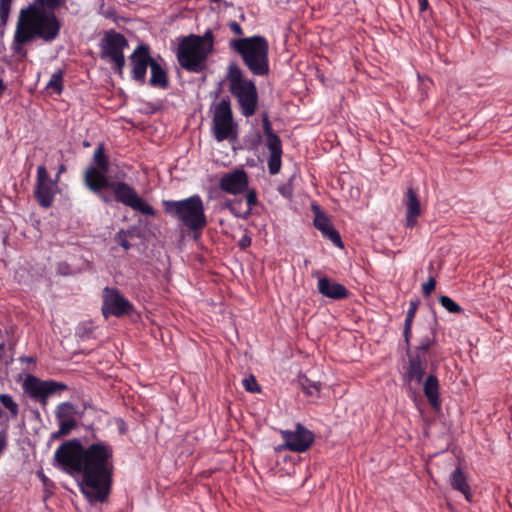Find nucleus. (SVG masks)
I'll return each instance as SVG.
<instances>
[{
    "mask_svg": "<svg viewBox=\"0 0 512 512\" xmlns=\"http://www.w3.org/2000/svg\"><path fill=\"white\" fill-rule=\"evenodd\" d=\"M110 169L109 157L103 143L98 144L93 153V164L83 173V182L87 189L96 195H102L104 189L113 192L117 202L146 216H155V209L147 203L133 186L124 181H112L107 173Z\"/></svg>",
    "mask_w": 512,
    "mask_h": 512,
    "instance_id": "f257e3e1",
    "label": "nucleus"
},
{
    "mask_svg": "<svg viewBox=\"0 0 512 512\" xmlns=\"http://www.w3.org/2000/svg\"><path fill=\"white\" fill-rule=\"evenodd\" d=\"M81 491L90 503L107 500L113 474V448L105 442H97L84 448L82 459Z\"/></svg>",
    "mask_w": 512,
    "mask_h": 512,
    "instance_id": "f03ea898",
    "label": "nucleus"
},
{
    "mask_svg": "<svg viewBox=\"0 0 512 512\" xmlns=\"http://www.w3.org/2000/svg\"><path fill=\"white\" fill-rule=\"evenodd\" d=\"M55 11L33 2L20 11L13 40V50L17 55H25L23 45L35 38L49 43L58 38L61 22Z\"/></svg>",
    "mask_w": 512,
    "mask_h": 512,
    "instance_id": "7ed1b4c3",
    "label": "nucleus"
},
{
    "mask_svg": "<svg viewBox=\"0 0 512 512\" xmlns=\"http://www.w3.org/2000/svg\"><path fill=\"white\" fill-rule=\"evenodd\" d=\"M214 50V34L208 29L203 35L190 34L181 39L177 49L179 65L191 73H201Z\"/></svg>",
    "mask_w": 512,
    "mask_h": 512,
    "instance_id": "20e7f679",
    "label": "nucleus"
},
{
    "mask_svg": "<svg viewBox=\"0 0 512 512\" xmlns=\"http://www.w3.org/2000/svg\"><path fill=\"white\" fill-rule=\"evenodd\" d=\"M436 336V330L429 326L424 328L414 349H411L410 343L408 345L405 344L408 366L404 377L409 383L414 382L416 385L422 383L428 359L434 356L433 347L436 344Z\"/></svg>",
    "mask_w": 512,
    "mask_h": 512,
    "instance_id": "39448f33",
    "label": "nucleus"
},
{
    "mask_svg": "<svg viewBox=\"0 0 512 512\" xmlns=\"http://www.w3.org/2000/svg\"><path fill=\"white\" fill-rule=\"evenodd\" d=\"M163 207L166 214L195 234L201 233L207 225L204 204L199 195L183 200H164Z\"/></svg>",
    "mask_w": 512,
    "mask_h": 512,
    "instance_id": "423d86ee",
    "label": "nucleus"
},
{
    "mask_svg": "<svg viewBox=\"0 0 512 512\" xmlns=\"http://www.w3.org/2000/svg\"><path fill=\"white\" fill-rule=\"evenodd\" d=\"M226 79L229 91L236 98L242 114L246 117L256 113V85L244 77L236 63L231 62L227 67Z\"/></svg>",
    "mask_w": 512,
    "mask_h": 512,
    "instance_id": "0eeeda50",
    "label": "nucleus"
},
{
    "mask_svg": "<svg viewBox=\"0 0 512 512\" xmlns=\"http://www.w3.org/2000/svg\"><path fill=\"white\" fill-rule=\"evenodd\" d=\"M212 133L218 142L232 139L236 136V125L229 98H223L214 110Z\"/></svg>",
    "mask_w": 512,
    "mask_h": 512,
    "instance_id": "6e6552de",
    "label": "nucleus"
},
{
    "mask_svg": "<svg viewBox=\"0 0 512 512\" xmlns=\"http://www.w3.org/2000/svg\"><path fill=\"white\" fill-rule=\"evenodd\" d=\"M128 46V41L121 33L114 30L106 32L101 41V58L109 59L114 63L115 71L122 75L125 66L124 49Z\"/></svg>",
    "mask_w": 512,
    "mask_h": 512,
    "instance_id": "1a4fd4ad",
    "label": "nucleus"
},
{
    "mask_svg": "<svg viewBox=\"0 0 512 512\" xmlns=\"http://www.w3.org/2000/svg\"><path fill=\"white\" fill-rule=\"evenodd\" d=\"M84 447L78 439L62 443L55 451L54 460L66 472H81Z\"/></svg>",
    "mask_w": 512,
    "mask_h": 512,
    "instance_id": "9d476101",
    "label": "nucleus"
},
{
    "mask_svg": "<svg viewBox=\"0 0 512 512\" xmlns=\"http://www.w3.org/2000/svg\"><path fill=\"white\" fill-rule=\"evenodd\" d=\"M23 388L32 399L39 402L43 407L47 405L50 396L68 389L67 385L62 382L41 380L33 375L26 377Z\"/></svg>",
    "mask_w": 512,
    "mask_h": 512,
    "instance_id": "9b49d317",
    "label": "nucleus"
},
{
    "mask_svg": "<svg viewBox=\"0 0 512 512\" xmlns=\"http://www.w3.org/2000/svg\"><path fill=\"white\" fill-rule=\"evenodd\" d=\"M102 298L101 310L105 318L109 316L122 317L130 315L134 311L133 304L116 288L105 287Z\"/></svg>",
    "mask_w": 512,
    "mask_h": 512,
    "instance_id": "f8f14e48",
    "label": "nucleus"
},
{
    "mask_svg": "<svg viewBox=\"0 0 512 512\" xmlns=\"http://www.w3.org/2000/svg\"><path fill=\"white\" fill-rule=\"evenodd\" d=\"M57 180H52L44 165L37 169L36 186L34 197L38 204L43 208L52 206L57 191Z\"/></svg>",
    "mask_w": 512,
    "mask_h": 512,
    "instance_id": "ddd939ff",
    "label": "nucleus"
},
{
    "mask_svg": "<svg viewBox=\"0 0 512 512\" xmlns=\"http://www.w3.org/2000/svg\"><path fill=\"white\" fill-rule=\"evenodd\" d=\"M281 437L283 447L297 453L305 452L314 442V434L300 423L294 430H282Z\"/></svg>",
    "mask_w": 512,
    "mask_h": 512,
    "instance_id": "4468645a",
    "label": "nucleus"
},
{
    "mask_svg": "<svg viewBox=\"0 0 512 512\" xmlns=\"http://www.w3.org/2000/svg\"><path fill=\"white\" fill-rule=\"evenodd\" d=\"M129 58L132 64V78L140 84H144L146 82L147 68L151 67V63L155 60L150 55L149 46L144 44L138 45Z\"/></svg>",
    "mask_w": 512,
    "mask_h": 512,
    "instance_id": "2eb2a0df",
    "label": "nucleus"
},
{
    "mask_svg": "<svg viewBox=\"0 0 512 512\" xmlns=\"http://www.w3.org/2000/svg\"><path fill=\"white\" fill-rule=\"evenodd\" d=\"M229 47L240 54L249 70L256 74V35L248 38L232 39L229 42Z\"/></svg>",
    "mask_w": 512,
    "mask_h": 512,
    "instance_id": "dca6fc26",
    "label": "nucleus"
},
{
    "mask_svg": "<svg viewBox=\"0 0 512 512\" xmlns=\"http://www.w3.org/2000/svg\"><path fill=\"white\" fill-rule=\"evenodd\" d=\"M265 149L268 151L267 165L269 173L275 175L280 172L282 165V141L278 135L263 138Z\"/></svg>",
    "mask_w": 512,
    "mask_h": 512,
    "instance_id": "f3484780",
    "label": "nucleus"
},
{
    "mask_svg": "<svg viewBox=\"0 0 512 512\" xmlns=\"http://www.w3.org/2000/svg\"><path fill=\"white\" fill-rule=\"evenodd\" d=\"M312 210L314 212V226L335 246L343 247L341 236L332 225L330 219L321 211L318 205H313Z\"/></svg>",
    "mask_w": 512,
    "mask_h": 512,
    "instance_id": "a211bd4d",
    "label": "nucleus"
},
{
    "mask_svg": "<svg viewBox=\"0 0 512 512\" xmlns=\"http://www.w3.org/2000/svg\"><path fill=\"white\" fill-rule=\"evenodd\" d=\"M220 188L230 194H238L248 186L247 175L243 170H235L223 175L219 183Z\"/></svg>",
    "mask_w": 512,
    "mask_h": 512,
    "instance_id": "6ab92c4d",
    "label": "nucleus"
},
{
    "mask_svg": "<svg viewBox=\"0 0 512 512\" xmlns=\"http://www.w3.org/2000/svg\"><path fill=\"white\" fill-rule=\"evenodd\" d=\"M404 204L406 206V226L413 228L421 215V204L417 192L409 187L405 194Z\"/></svg>",
    "mask_w": 512,
    "mask_h": 512,
    "instance_id": "aec40b11",
    "label": "nucleus"
},
{
    "mask_svg": "<svg viewBox=\"0 0 512 512\" xmlns=\"http://www.w3.org/2000/svg\"><path fill=\"white\" fill-rule=\"evenodd\" d=\"M318 291L325 297L334 300H342L348 297L349 291L340 283L333 282L327 277L318 280Z\"/></svg>",
    "mask_w": 512,
    "mask_h": 512,
    "instance_id": "412c9836",
    "label": "nucleus"
},
{
    "mask_svg": "<svg viewBox=\"0 0 512 512\" xmlns=\"http://www.w3.org/2000/svg\"><path fill=\"white\" fill-rule=\"evenodd\" d=\"M151 77L149 85L153 88L165 90L169 87V78L166 69L155 59L150 67Z\"/></svg>",
    "mask_w": 512,
    "mask_h": 512,
    "instance_id": "4be33fe9",
    "label": "nucleus"
},
{
    "mask_svg": "<svg viewBox=\"0 0 512 512\" xmlns=\"http://www.w3.org/2000/svg\"><path fill=\"white\" fill-rule=\"evenodd\" d=\"M424 395L433 408H438L439 402V381L436 375L430 374L423 384Z\"/></svg>",
    "mask_w": 512,
    "mask_h": 512,
    "instance_id": "5701e85b",
    "label": "nucleus"
},
{
    "mask_svg": "<svg viewBox=\"0 0 512 512\" xmlns=\"http://www.w3.org/2000/svg\"><path fill=\"white\" fill-rule=\"evenodd\" d=\"M256 206V191L250 190L245 200L231 204V211L238 217H246Z\"/></svg>",
    "mask_w": 512,
    "mask_h": 512,
    "instance_id": "b1692460",
    "label": "nucleus"
},
{
    "mask_svg": "<svg viewBox=\"0 0 512 512\" xmlns=\"http://www.w3.org/2000/svg\"><path fill=\"white\" fill-rule=\"evenodd\" d=\"M451 485H452L453 489L461 492L468 502H471L472 493L470 491V486L467 483L466 478H465L464 473L461 470V468H459V467L456 468L454 470V472L452 473Z\"/></svg>",
    "mask_w": 512,
    "mask_h": 512,
    "instance_id": "393cba45",
    "label": "nucleus"
},
{
    "mask_svg": "<svg viewBox=\"0 0 512 512\" xmlns=\"http://www.w3.org/2000/svg\"><path fill=\"white\" fill-rule=\"evenodd\" d=\"M268 42L258 35V76L267 75L269 72Z\"/></svg>",
    "mask_w": 512,
    "mask_h": 512,
    "instance_id": "a878e982",
    "label": "nucleus"
},
{
    "mask_svg": "<svg viewBox=\"0 0 512 512\" xmlns=\"http://www.w3.org/2000/svg\"><path fill=\"white\" fill-rule=\"evenodd\" d=\"M419 306V300H411L409 302V308L406 313L405 321H404V328H403V337L404 342L406 345L409 344V341L411 340L412 336V324L415 318V315L417 313V309Z\"/></svg>",
    "mask_w": 512,
    "mask_h": 512,
    "instance_id": "bb28decb",
    "label": "nucleus"
},
{
    "mask_svg": "<svg viewBox=\"0 0 512 512\" xmlns=\"http://www.w3.org/2000/svg\"><path fill=\"white\" fill-rule=\"evenodd\" d=\"M299 386L303 393L308 397L319 398L322 384L319 381H312L307 376H300L298 379Z\"/></svg>",
    "mask_w": 512,
    "mask_h": 512,
    "instance_id": "cd10ccee",
    "label": "nucleus"
},
{
    "mask_svg": "<svg viewBox=\"0 0 512 512\" xmlns=\"http://www.w3.org/2000/svg\"><path fill=\"white\" fill-rule=\"evenodd\" d=\"M64 71L59 69L55 73L52 74L50 80L46 85V90L50 94L60 95L63 91V83H64Z\"/></svg>",
    "mask_w": 512,
    "mask_h": 512,
    "instance_id": "c85d7f7f",
    "label": "nucleus"
},
{
    "mask_svg": "<svg viewBox=\"0 0 512 512\" xmlns=\"http://www.w3.org/2000/svg\"><path fill=\"white\" fill-rule=\"evenodd\" d=\"M77 413L76 406L71 402L60 403L55 411L58 420L74 419L73 415Z\"/></svg>",
    "mask_w": 512,
    "mask_h": 512,
    "instance_id": "c756f323",
    "label": "nucleus"
},
{
    "mask_svg": "<svg viewBox=\"0 0 512 512\" xmlns=\"http://www.w3.org/2000/svg\"><path fill=\"white\" fill-rule=\"evenodd\" d=\"M0 403L11 413L12 416H17L19 412L18 404L13 400L9 394H0Z\"/></svg>",
    "mask_w": 512,
    "mask_h": 512,
    "instance_id": "7c9ffc66",
    "label": "nucleus"
},
{
    "mask_svg": "<svg viewBox=\"0 0 512 512\" xmlns=\"http://www.w3.org/2000/svg\"><path fill=\"white\" fill-rule=\"evenodd\" d=\"M439 303L442 307L448 310L450 313H461L463 309L460 305H458L455 301H453L450 297L442 295L439 297Z\"/></svg>",
    "mask_w": 512,
    "mask_h": 512,
    "instance_id": "2f4dec72",
    "label": "nucleus"
},
{
    "mask_svg": "<svg viewBox=\"0 0 512 512\" xmlns=\"http://www.w3.org/2000/svg\"><path fill=\"white\" fill-rule=\"evenodd\" d=\"M131 233L129 231H126L124 229H120L115 237H114V240L125 250H129L131 248V244L129 243L128 241V236L130 235Z\"/></svg>",
    "mask_w": 512,
    "mask_h": 512,
    "instance_id": "473e14b6",
    "label": "nucleus"
},
{
    "mask_svg": "<svg viewBox=\"0 0 512 512\" xmlns=\"http://www.w3.org/2000/svg\"><path fill=\"white\" fill-rule=\"evenodd\" d=\"M12 0H0V23L5 25L9 18Z\"/></svg>",
    "mask_w": 512,
    "mask_h": 512,
    "instance_id": "72a5a7b5",
    "label": "nucleus"
},
{
    "mask_svg": "<svg viewBox=\"0 0 512 512\" xmlns=\"http://www.w3.org/2000/svg\"><path fill=\"white\" fill-rule=\"evenodd\" d=\"M59 431L60 435H68L76 426L77 421L75 419L59 420Z\"/></svg>",
    "mask_w": 512,
    "mask_h": 512,
    "instance_id": "f704fd0d",
    "label": "nucleus"
},
{
    "mask_svg": "<svg viewBox=\"0 0 512 512\" xmlns=\"http://www.w3.org/2000/svg\"><path fill=\"white\" fill-rule=\"evenodd\" d=\"M262 118V130H263V138L269 137L270 135H277L276 132L272 128V123L269 120V116L266 112L261 114Z\"/></svg>",
    "mask_w": 512,
    "mask_h": 512,
    "instance_id": "c9c22d12",
    "label": "nucleus"
},
{
    "mask_svg": "<svg viewBox=\"0 0 512 512\" xmlns=\"http://www.w3.org/2000/svg\"><path fill=\"white\" fill-rule=\"evenodd\" d=\"M33 3L45 6L50 9L58 10L65 5L66 0H34Z\"/></svg>",
    "mask_w": 512,
    "mask_h": 512,
    "instance_id": "e433bc0d",
    "label": "nucleus"
},
{
    "mask_svg": "<svg viewBox=\"0 0 512 512\" xmlns=\"http://www.w3.org/2000/svg\"><path fill=\"white\" fill-rule=\"evenodd\" d=\"M436 280L434 277H430L427 282L422 285V294L424 297H429L435 290Z\"/></svg>",
    "mask_w": 512,
    "mask_h": 512,
    "instance_id": "4c0bfd02",
    "label": "nucleus"
},
{
    "mask_svg": "<svg viewBox=\"0 0 512 512\" xmlns=\"http://www.w3.org/2000/svg\"><path fill=\"white\" fill-rule=\"evenodd\" d=\"M242 384L246 391L248 392H256V378L253 374H250L247 378L242 380Z\"/></svg>",
    "mask_w": 512,
    "mask_h": 512,
    "instance_id": "58836bf2",
    "label": "nucleus"
},
{
    "mask_svg": "<svg viewBox=\"0 0 512 512\" xmlns=\"http://www.w3.org/2000/svg\"><path fill=\"white\" fill-rule=\"evenodd\" d=\"M251 238L248 236V235H244L238 242V246L241 248V249H246L247 247H249L251 245Z\"/></svg>",
    "mask_w": 512,
    "mask_h": 512,
    "instance_id": "ea45409f",
    "label": "nucleus"
},
{
    "mask_svg": "<svg viewBox=\"0 0 512 512\" xmlns=\"http://www.w3.org/2000/svg\"><path fill=\"white\" fill-rule=\"evenodd\" d=\"M7 447V434L5 431H0V454L4 452Z\"/></svg>",
    "mask_w": 512,
    "mask_h": 512,
    "instance_id": "a19ab883",
    "label": "nucleus"
},
{
    "mask_svg": "<svg viewBox=\"0 0 512 512\" xmlns=\"http://www.w3.org/2000/svg\"><path fill=\"white\" fill-rule=\"evenodd\" d=\"M229 27H230L231 31L234 34H236V35H242L243 34V30H242L240 24L237 23L236 21L230 22Z\"/></svg>",
    "mask_w": 512,
    "mask_h": 512,
    "instance_id": "79ce46f5",
    "label": "nucleus"
},
{
    "mask_svg": "<svg viewBox=\"0 0 512 512\" xmlns=\"http://www.w3.org/2000/svg\"><path fill=\"white\" fill-rule=\"evenodd\" d=\"M279 192L286 198H290L292 196V189L289 185H284L279 188Z\"/></svg>",
    "mask_w": 512,
    "mask_h": 512,
    "instance_id": "37998d69",
    "label": "nucleus"
},
{
    "mask_svg": "<svg viewBox=\"0 0 512 512\" xmlns=\"http://www.w3.org/2000/svg\"><path fill=\"white\" fill-rule=\"evenodd\" d=\"M66 171V166L64 164H61L59 167H58V171H57V174H56V177L54 180H57V183L59 182V179H60V175L62 173H64Z\"/></svg>",
    "mask_w": 512,
    "mask_h": 512,
    "instance_id": "c03bdc74",
    "label": "nucleus"
},
{
    "mask_svg": "<svg viewBox=\"0 0 512 512\" xmlns=\"http://www.w3.org/2000/svg\"><path fill=\"white\" fill-rule=\"evenodd\" d=\"M418 4L420 11H425L429 6L428 0H418Z\"/></svg>",
    "mask_w": 512,
    "mask_h": 512,
    "instance_id": "a18cd8bd",
    "label": "nucleus"
},
{
    "mask_svg": "<svg viewBox=\"0 0 512 512\" xmlns=\"http://www.w3.org/2000/svg\"><path fill=\"white\" fill-rule=\"evenodd\" d=\"M6 86L3 83V81L0 79V97L2 96L3 92L5 91Z\"/></svg>",
    "mask_w": 512,
    "mask_h": 512,
    "instance_id": "49530a36",
    "label": "nucleus"
},
{
    "mask_svg": "<svg viewBox=\"0 0 512 512\" xmlns=\"http://www.w3.org/2000/svg\"><path fill=\"white\" fill-rule=\"evenodd\" d=\"M102 199H103L105 202H108V201H109V200H108V198H106V197H104V196L102 197Z\"/></svg>",
    "mask_w": 512,
    "mask_h": 512,
    "instance_id": "de8ad7c7",
    "label": "nucleus"
},
{
    "mask_svg": "<svg viewBox=\"0 0 512 512\" xmlns=\"http://www.w3.org/2000/svg\"><path fill=\"white\" fill-rule=\"evenodd\" d=\"M257 139H258V144L260 143V139H261V136L258 134L257 136Z\"/></svg>",
    "mask_w": 512,
    "mask_h": 512,
    "instance_id": "09e8293b",
    "label": "nucleus"
},
{
    "mask_svg": "<svg viewBox=\"0 0 512 512\" xmlns=\"http://www.w3.org/2000/svg\"><path fill=\"white\" fill-rule=\"evenodd\" d=\"M257 391H258V393H260V392H261V388H260V386H259V385H258Z\"/></svg>",
    "mask_w": 512,
    "mask_h": 512,
    "instance_id": "8fccbe9b",
    "label": "nucleus"
}]
</instances>
